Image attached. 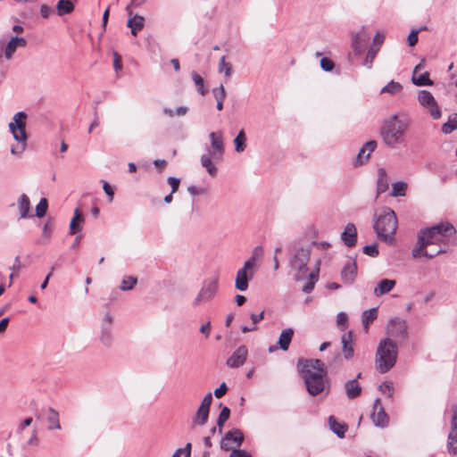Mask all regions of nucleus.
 Instances as JSON below:
<instances>
[{"instance_id":"obj_57","label":"nucleus","mask_w":457,"mask_h":457,"mask_svg":"<svg viewBox=\"0 0 457 457\" xmlns=\"http://www.w3.org/2000/svg\"><path fill=\"white\" fill-rule=\"evenodd\" d=\"M228 391L226 383H221L220 386L214 390V395L216 398H221Z\"/></svg>"},{"instance_id":"obj_51","label":"nucleus","mask_w":457,"mask_h":457,"mask_svg":"<svg viewBox=\"0 0 457 457\" xmlns=\"http://www.w3.org/2000/svg\"><path fill=\"white\" fill-rule=\"evenodd\" d=\"M379 390L384 393L387 394L388 397L391 398L393 396V383L392 382H384L379 386Z\"/></svg>"},{"instance_id":"obj_45","label":"nucleus","mask_w":457,"mask_h":457,"mask_svg":"<svg viewBox=\"0 0 457 457\" xmlns=\"http://www.w3.org/2000/svg\"><path fill=\"white\" fill-rule=\"evenodd\" d=\"M48 208V203L46 198H41L39 203L36 206V215L38 218H42L46 215Z\"/></svg>"},{"instance_id":"obj_10","label":"nucleus","mask_w":457,"mask_h":457,"mask_svg":"<svg viewBox=\"0 0 457 457\" xmlns=\"http://www.w3.org/2000/svg\"><path fill=\"white\" fill-rule=\"evenodd\" d=\"M212 403V394L209 392L204 395L195 414L192 418L193 426H204L208 422Z\"/></svg>"},{"instance_id":"obj_30","label":"nucleus","mask_w":457,"mask_h":457,"mask_svg":"<svg viewBox=\"0 0 457 457\" xmlns=\"http://www.w3.org/2000/svg\"><path fill=\"white\" fill-rule=\"evenodd\" d=\"M17 205L20 212V219H27L32 217V215L29 214L30 201L26 194H21L19 196Z\"/></svg>"},{"instance_id":"obj_15","label":"nucleus","mask_w":457,"mask_h":457,"mask_svg":"<svg viewBox=\"0 0 457 457\" xmlns=\"http://www.w3.org/2000/svg\"><path fill=\"white\" fill-rule=\"evenodd\" d=\"M452 411L451 431L448 435L447 448L451 454L455 455L457 453V404L452 406Z\"/></svg>"},{"instance_id":"obj_42","label":"nucleus","mask_w":457,"mask_h":457,"mask_svg":"<svg viewBox=\"0 0 457 457\" xmlns=\"http://www.w3.org/2000/svg\"><path fill=\"white\" fill-rule=\"evenodd\" d=\"M263 254V248L260 245L254 247L251 257L245 262V263H250V268L255 270V262L258 259L262 258Z\"/></svg>"},{"instance_id":"obj_17","label":"nucleus","mask_w":457,"mask_h":457,"mask_svg":"<svg viewBox=\"0 0 457 457\" xmlns=\"http://www.w3.org/2000/svg\"><path fill=\"white\" fill-rule=\"evenodd\" d=\"M248 350L245 345L237 347L228 358L226 364L229 368H239L243 366L247 359Z\"/></svg>"},{"instance_id":"obj_50","label":"nucleus","mask_w":457,"mask_h":457,"mask_svg":"<svg viewBox=\"0 0 457 457\" xmlns=\"http://www.w3.org/2000/svg\"><path fill=\"white\" fill-rule=\"evenodd\" d=\"M212 94L217 102L224 101L226 97L225 88L222 85L212 89Z\"/></svg>"},{"instance_id":"obj_2","label":"nucleus","mask_w":457,"mask_h":457,"mask_svg":"<svg viewBox=\"0 0 457 457\" xmlns=\"http://www.w3.org/2000/svg\"><path fill=\"white\" fill-rule=\"evenodd\" d=\"M302 365V375L306 386L307 392L316 396L321 394L328 386H327V367L326 364L319 359H310L300 361Z\"/></svg>"},{"instance_id":"obj_26","label":"nucleus","mask_w":457,"mask_h":457,"mask_svg":"<svg viewBox=\"0 0 457 457\" xmlns=\"http://www.w3.org/2000/svg\"><path fill=\"white\" fill-rule=\"evenodd\" d=\"M342 352L346 360L353 357V334L351 331L345 333L341 337Z\"/></svg>"},{"instance_id":"obj_20","label":"nucleus","mask_w":457,"mask_h":457,"mask_svg":"<svg viewBox=\"0 0 457 457\" xmlns=\"http://www.w3.org/2000/svg\"><path fill=\"white\" fill-rule=\"evenodd\" d=\"M213 159H220L224 154L223 135L220 131L209 134Z\"/></svg>"},{"instance_id":"obj_32","label":"nucleus","mask_w":457,"mask_h":457,"mask_svg":"<svg viewBox=\"0 0 457 457\" xmlns=\"http://www.w3.org/2000/svg\"><path fill=\"white\" fill-rule=\"evenodd\" d=\"M320 260L316 261V272L308 271V274L305 278H308V281L303 287L302 290L305 294H309L314 288L315 282L318 280V273L320 270Z\"/></svg>"},{"instance_id":"obj_47","label":"nucleus","mask_w":457,"mask_h":457,"mask_svg":"<svg viewBox=\"0 0 457 457\" xmlns=\"http://www.w3.org/2000/svg\"><path fill=\"white\" fill-rule=\"evenodd\" d=\"M219 71L224 72L227 78L230 77L232 73V67L230 63L226 62L225 56H222L219 62Z\"/></svg>"},{"instance_id":"obj_27","label":"nucleus","mask_w":457,"mask_h":457,"mask_svg":"<svg viewBox=\"0 0 457 457\" xmlns=\"http://www.w3.org/2000/svg\"><path fill=\"white\" fill-rule=\"evenodd\" d=\"M421 67H422V62H420L415 66V68L413 70L412 78H411L412 83L419 87L432 86L433 81L429 79V74L428 71H425L424 73H422L419 76H416L417 71L421 69Z\"/></svg>"},{"instance_id":"obj_48","label":"nucleus","mask_w":457,"mask_h":457,"mask_svg":"<svg viewBox=\"0 0 457 457\" xmlns=\"http://www.w3.org/2000/svg\"><path fill=\"white\" fill-rule=\"evenodd\" d=\"M379 50V47H370L366 54V58H365V64L370 68L371 67V64H372V62L373 60L375 59L376 55H377V53L378 52Z\"/></svg>"},{"instance_id":"obj_59","label":"nucleus","mask_w":457,"mask_h":457,"mask_svg":"<svg viewBox=\"0 0 457 457\" xmlns=\"http://www.w3.org/2000/svg\"><path fill=\"white\" fill-rule=\"evenodd\" d=\"M230 417V410L229 408H228L227 406H224L220 414H219V417L218 419H220V420H223L224 422H226Z\"/></svg>"},{"instance_id":"obj_54","label":"nucleus","mask_w":457,"mask_h":457,"mask_svg":"<svg viewBox=\"0 0 457 457\" xmlns=\"http://www.w3.org/2000/svg\"><path fill=\"white\" fill-rule=\"evenodd\" d=\"M167 181L168 184L171 187V194L177 192L179 187L180 179L174 177H169Z\"/></svg>"},{"instance_id":"obj_11","label":"nucleus","mask_w":457,"mask_h":457,"mask_svg":"<svg viewBox=\"0 0 457 457\" xmlns=\"http://www.w3.org/2000/svg\"><path fill=\"white\" fill-rule=\"evenodd\" d=\"M417 100L419 104L426 108L434 120L441 117V111L433 95L428 90H420Z\"/></svg>"},{"instance_id":"obj_29","label":"nucleus","mask_w":457,"mask_h":457,"mask_svg":"<svg viewBox=\"0 0 457 457\" xmlns=\"http://www.w3.org/2000/svg\"><path fill=\"white\" fill-rule=\"evenodd\" d=\"M361 386L357 379H350L345 383V391L348 399H355L361 394Z\"/></svg>"},{"instance_id":"obj_33","label":"nucleus","mask_w":457,"mask_h":457,"mask_svg":"<svg viewBox=\"0 0 457 457\" xmlns=\"http://www.w3.org/2000/svg\"><path fill=\"white\" fill-rule=\"evenodd\" d=\"M293 337H294L293 328H288L283 329L279 335L278 341L279 348L283 351L288 350V347L292 341Z\"/></svg>"},{"instance_id":"obj_39","label":"nucleus","mask_w":457,"mask_h":457,"mask_svg":"<svg viewBox=\"0 0 457 457\" xmlns=\"http://www.w3.org/2000/svg\"><path fill=\"white\" fill-rule=\"evenodd\" d=\"M456 129H457V112L452 113L448 117L447 122L444 123L442 126V132L444 134L448 135V134L452 133Z\"/></svg>"},{"instance_id":"obj_53","label":"nucleus","mask_w":457,"mask_h":457,"mask_svg":"<svg viewBox=\"0 0 457 457\" xmlns=\"http://www.w3.org/2000/svg\"><path fill=\"white\" fill-rule=\"evenodd\" d=\"M363 253L369 256L376 257L378 254V250L376 245H368L363 247Z\"/></svg>"},{"instance_id":"obj_31","label":"nucleus","mask_w":457,"mask_h":457,"mask_svg":"<svg viewBox=\"0 0 457 457\" xmlns=\"http://www.w3.org/2000/svg\"><path fill=\"white\" fill-rule=\"evenodd\" d=\"M212 149L208 148V152L201 156V164L210 176L214 177L217 174V168L212 161Z\"/></svg>"},{"instance_id":"obj_22","label":"nucleus","mask_w":457,"mask_h":457,"mask_svg":"<svg viewBox=\"0 0 457 457\" xmlns=\"http://www.w3.org/2000/svg\"><path fill=\"white\" fill-rule=\"evenodd\" d=\"M357 276V265L355 261L348 260L341 270V278L345 284H353Z\"/></svg>"},{"instance_id":"obj_8","label":"nucleus","mask_w":457,"mask_h":457,"mask_svg":"<svg viewBox=\"0 0 457 457\" xmlns=\"http://www.w3.org/2000/svg\"><path fill=\"white\" fill-rule=\"evenodd\" d=\"M219 278L218 276L210 278L204 281L202 288L194 300V305L197 306L204 302L211 301L217 293Z\"/></svg>"},{"instance_id":"obj_12","label":"nucleus","mask_w":457,"mask_h":457,"mask_svg":"<svg viewBox=\"0 0 457 457\" xmlns=\"http://www.w3.org/2000/svg\"><path fill=\"white\" fill-rule=\"evenodd\" d=\"M386 333L391 337L406 340L408 338V326L406 321L399 318L392 319L386 327Z\"/></svg>"},{"instance_id":"obj_61","label":"nucleus","mask_w":457,"mask_h":457,"mask_svg":"<svg viewBox=\"0 0 457 457\" xmlns=\"http://www.w3.org/2000/svg\"><path fill=\"white\" fill-rule=\"evenodd\" d=\"M229 457H252L250 453L245 450L234 449Z\"/></svg>"},{"instance_id":"obj_37","label":"nucleus","mask_w":457,"mask_h":457,"mask_svg":"<svg viewBox=\"0 0 457 457\" xmlns=\"http://www.w3.org/2000/svg\"><path fill=\"white\" fill-rule=\"evenodd\" d=\"M377 316L378 311L376 308H371L362 312L361 320L366 331L368 330L370 324L377 319Z\"/></svg>"},{"instance_id":"obj_16","label":"nucleus","mask_w":457,"mask_h":457,"mask_svg":"<svg viewBox=\"0 0 457 457\" xmlns=\"http://www.w3.org/2000/svg\"><path fill=\"white\" fill-rule=\"evenodd\" d=\"M26 45H27V41L25 38L19 37H12L6 45L0 43V49L2 50V55H4V57L5 58L6 61H9L12 58V56L18 47H25Z\"/></svg>"},{"instance_id":"obj_13","label":"nucleus","mask_w":457,"mask_h":457,"mask_svg":"<svg viewBox=\"0 0 457 457\" xmlns=\"http://www.w3.org/2000/svg\"><path fill=\"white\" fill-rule=\"evenodd\" d=\"M243 441V432L238 428H234L225 434L220 442V447L225 451H233L235 447L240 446Z\"/></svg>"},{"instance_id":"obj_62","label":"nucleus","mask_w":457,"mask_h":457,"mask_svg":"<svg viewBox=\"0 0 457 457\" xmlns=\"http://www.w3.org/2000/svg\"><path fill=\"white\" fill-rule=\"evenodd\" d=\"M53 12V10L51 7H49L46 4H42L40 7V14L43 18H48L51 13Z\"/></svg>"},{"instance_id":"obj_36","label":"nucleus","mask_w":457,"mask_h":457,"mask_svg":"<svg viewBox=\"0 0 457 457\" xmlns=\"http://www.w3.org/2000/svg\"><path fill=\"white\" fill-rule=\"evenodd\" d=\"M328 424L330 429L340 438L345 437L347 429L345 424L339 423L334 416L328 417Z\"/></svg>"},{"instance_id":"obj_1","label":"nucleus","mask_w":457,"mask_h":457,"mask_svg":"<svg viewBox=\"0 0 457 457\" xmlns=\"http://www.w3.org/2000/svg\"><path fill=\"white\" fill-rule=\"evenodd\" d=\"M455 232L454 227L449 222H442L422 230L419 236L418 245L411 252L412 256L414 258L424 256L432 259L439 253H445V248L439 247L436 250L428 251L427 246L445 244Z\"/></svg>"},{"instance_id":"obj_7","label":"nucleus","mask_w":457,"mask_h":457,"mask_svg":"<svg viewBox=\"0 0 457 457\" xmlns=\"http://www.w3.org/2000/svg\"><path fill=\"white\" fill-rule=\"evenodd\" d=\"M316 245L315 242L306 246L296 247L292 253L288 263L290 269L296 271L295 280L297 281L305 278L308 271H310L307 263L310 261L312 245Z\"/></svg>"},{"instance_id":"obj_9","label":"nucleus","mask_w":457,"mask_h":457,"mask_svg":"<svg viewBox=\"0 0 457 457\" xmlns=\"http://www.w3.org/2000/svg\"><path fill=\"white\" fill-rule=\"evenodd\" d=\"M113 317L110 312H105L100 323V334L99 340L101 344L110 348L113 344V333H112Z\"/></svg>"},{"instance_id":"obj_44","label":"nucleus","mask_w":457,"mask_h":457,"mask_svg":"<svg viewBox=\"0 0 457 457\" xmlns=\"http://www.w3.org/2000/svg\"><path fill=\"white\" fill-rule=\"evenodd\" d=\"M406 189H407V184L405 182L397 181L393 184L391 195L392 196H398V195L403 196L405 195Z\"/></svg>"},{"instance_id":"obj_18","label":"nucleus","mask_w":457,"mask_h":457,"mask_svg":"<svg viewBox=\"0 0 457 457\" xmlns=\"http://www.w3.org/2000/svg\"><path fill=\"white\" fill-rule=\"evenodd\" d=\"M351 37L353 51L356 54H361L363 50V46L370 39V34L367 31V29L362 26L358 31L353 32Z\"/></svg>"},{"instance_id":"obj_60","label":"nucleus","mask_w":457,"mask_h":457,"mask_svg":"<svg viewBox=\"0 0 457 457\" xmlns=\"http://www.w3.org/2000/svg\"><path fill=\"white\" fill-rule=\"evenodd\" d=\"M418 30H411L408 36V44L410 46H413L418 42Z\"/></svg>"},{"instance_id":"obj_34","label":"nucleus","mask_w":457,"mask_h":457,"mask_svg":"<svg viewBox=\"0 0 457 457\" xmlns=\"http://www.w3.org/2000/svg\"><path fill=\"white\" fill-rule=\"evenodd\" d=\"M388 189V180L386 171L384 168H379L378 170L377 180V195L385 193Z\"/></svg>"},{"instance_id":"obj_23","label":"nucleus","mask_w":457,"mask_h":457,"mask_svg":"<svg viewBox=\"0 0 457 457\" xmlns=\"http://www.w3.org/2000/svg\"><path fill=\"white\" fill-rule=\"evenodd\" d=\"M376 147L377 142L375 140L366 142L360 149L354 165H362L364 162H366L370 159V154L376 149Z\"/></svg>"},{"instance_id":"obj_58","label":"nucleus","mask_w":457,"mask_h":457,"mask_svg":"<svg viewBox=\"0 0 457 457\" xmlns=\"http://www.w3.org/2000/svg\"><path fill=\"white\" fill-rule=\"evenodd\" d=\"M113 68L116 71L122 69L121 57L117 52L113 53Z\"/></svg>"},{"instance_id":"obj_5","label":"nucleus","mask_w":457,"mask_h":457,"mask_svg":"<svg viewBox=\"0 0 457 457\" xmlns=\"http://www.w3.org/2000/svg\"><path fill=\"white\" fill-rule=\"evenodd\" d=\"M26 120L27 114L24 112H19L14 114L12 120L8 125L13 138L18 143L11 148V153L14 155L20 156L27 147Z\"/></svg>"},{"instance_id":"obj_3","label":"nucleus","mask_w":457,"mask_h":457,"mask_svg":"<svg viewBox=\"0 0 457 457\" xmlns=\"http://www.w3.org/2000/svg\"><path fill=\"white\" fill-rule=\"evenodd\" d=\"M408 129L409 123L395 114L384 120L380 129V136L386 146L395 148L404 142Z\"/></svg>"},{"instance_id":"obj_4","label":"nucleus","mask_w":457,"mask_h":457,"mask_svg":"<svg viewBox=\"0 0 457 457\" xmlns=\"http://www.w3.org/2000/svg\"><path fill=\"white\" fill-rule=\"evenodd\" d=\"M398 356L397 345L390 338L382 339L376 352V368L380 373H386L396 363Z\"/></svg>"},{"instance_id":"obj_25","label":"nucleus","mask_w":457,"mask_h":457,"mask_svg":"<svg viewBox=\"0 0 457 457\" xmlns=\"http://www.w3.org/2000/svg\"><path fill=\"white\" fill-rule=\"evenodd\" d=\"M396 285L395 279L383 278L381 279L374 288V295L377 297L384 295L394 289Z\"/></svg>"},{"instance_id":"obj_38","label":"nucleus","mask_w":457,"mask_h":457,"mask_svg":"<svg viewBox=\"0 0 457 457\" xmlns=\"http://www.w3.org/2000/svg\"><path fill=\"white\" fill-rule=\"evenodd\" d=\"M56 7L60 16L71 13L74 10V4L70 0H59Z\"/></svg>"},{"instance_id":"obj_43","label":"nucleus","mask_w":457,"mask_h":457,"mask_svg":"<svg viewBox=\"0 0 457 457\" xmlns=\"http://www.w3.org/2000/svg\"><path fill=\"white\" fill-rule=\"evenodd\" d=\"M137 283V278L136 277L127 276V277L123 278V279L121 280L120 289L122 291L131 290V289H133V287L136 286Z\"/></svg>"},{"instance_id":"obj_56","label":"nucleus","mask_w":457,"mask_h":457,"mask_svg":"<svg viewBox=\"0 0 457 457\" xmlns=\"http://www.w3.org/2000/svg\"><path fill=\"white\" fill-rule=\"evenodd\" d=\"M38 443H39V439L37 436V430L35 428L32 431L31 436L29 437V439L27 442V445L37 446V445H38Z\"/></svg>"},{"instance_id":"obj_52","label":"nucleus","mask_w":457,"mask_h":457,"mask_svg":"<svg viewBox=\"0 0 457 457\" xmlns=\"http://www.w3.org/2000/svg\"><path fill=\"white\" fill-rule=\"evenodd\" d=\"M334 66H335L334 62L327 57H323L320 60V67L325 71H331L334 69Z\"/></svg>"},{"instance_id":"obj_24","label":"nucleus","mask_w":457,"mask_h":457,"mask_svg":"<svg viewBox=\"0 0 457 457\" xmlns=\"http://www.w3.org/2000/svg\"><path fill=\"white\" fill-rule=\"evenodd\" d=\"M341 239L348 247H353L357 242V229L353 223H347L341 234Z\"/></svg>"},{"instance_id":"obj_40","label":"nucleus","mask_w":457,"mask_h":457,"mask_svg":"<svg viewBox=\"0 0 457 457\" xmlns=\"http://www.w3.org/2000/svg\"><path fill=\"white\" fill-rule=\"evenodd\" d=\"M403 89V86L395 80H391L381 90V94H389L391 96L398 94Z\"/></svg>"},{"instance_id":"obj_19","label":"nucleus","mask_w":457,"mask_h":457,"mask_svg":"<svg viewBox=\"0 0 457 457\" xmlns=\"http://www.w3.org/2000/svg\"><path fill=\"white\" fill-rule=\"evenodd\" d=\"M371 420L377 427L385 428L388 424L389 418L386 413L379 399H376L374 402Z\"/></svg>"},{"instance_id":"obj_14","label":"nucleus","mask_w":457,"mask_h":457,"mask_svg":"<svg viewBox=\"0 0 457 457\" xmlns=\"http://www.w3.org/2000/svg\"><path fill=\"white\" fill-rule=\"evenodd\" d=\"M254 272L255 270L250 268V263H244L243 267L237 272L235 287L239 291H246L248 282L253 278Z\"/></svg>"},{"instance_id":"obj_41","label":"nucleus","mask_w":457,"mask_h":457,"mask_svg":"<svg viewBox=\"0 0 457 457\" xmlns=\"http://www.w3.org/2000/svg\"><path fill=\"white\" fill-rule=\"evenodd\" d=\"M245 141H246V136H245L244 130H240L239 133L237 134V136L234 139L236 152L242 153L245 151V149L246 147Z\"/></svg>"},{"instance_id":"obj_21","label":"nucleus","mask_w":457,"mask_h":457,"mask_svg":"<svg viewBox=\"0 0 457 457\" xmlns=\"http://www.w3.org/2000/svg\"><path fill=\"white\" fill-rule=\"evenodd\" d=\"M126 11L129 15V20L127 22V26L130 28L131 34L133 36H137V33L144 28L145 26V18L138 14H133L132 11L129 10V5L126 7Z\"/></svg>"},{"instance_id":"obj_49","label":"nucleus","mask_w":457,"mask_h":457,"mask_svg":"<svg viewBox=\"0 0 457 457\" xmlns=\"http://www.w3.org/2000/svg\"><path fill=\"white\" fill-rule=\"evenodd\" d=\"M187 191L190 195L195 196V195H206L208 192V189L206 187L192 185L187 187Z\"/></svg>"},{"instance_id":"obj_28","label":"nucleus","mask_w":457,"mask_h":457,"mask_svg":"<svg viewBox=\"0 0 457 457\" xmlns=\"http://www.w3.org/2000/svg\"><path fill=\"white\" fill-rule=\"evenodd\" d=\"M85 221L83 213L79 208H76L74 211L73 217L70 222V235H74L82 229V225Z\"/></svg>"},{"instance_id":"obj_63","label":"nucleus","mask_w":457,"mask_h":457,"mask_svg":"<svg viewBox=\"0 0 457 457\" xmlns=\"http://www.w3.org/2000/svg\"><path fill=\"white\" fill-rule=\"evenodd\" d=\"M42 237L46 239L45 242H42L43 244H46L51 237V229L49 228L48 223H46L44 225Z\"/></svg>"},{"instance_id":"obj_46","label":"nucleus","mask_w":457,"mask_h":457,"mask_svg":"<svg viewBox=\"0 0 457 457\" xmlns=\"http://www.w3.org/2000/svg\"><path fill=\"white\" fill-rule=\"evenodd\" d=\"M192 79L197 87V91L202 95L204 96L206 93V90L204 88V83L203 78L196 72L192 73Z\"/></svg>"},{"instance_id":"obj_55","label":"nucleus","mask_w":457,"mask_h":457,"mask_svg":"<svg viewBox=\"0 0 457 457\" xmlns=\"http://www.w3.org/2000/svg\"><path fill=\"white\" fill-rule=\"evenodd\" d=\"M102 182H103V189H104V193L109 196V202L112 203L113 200L114 191H113L112 186L108 182L104 181V180Z\"/></svg>"},{"instance_id":"obj_35","label":"nucleus","mask_w":457,"mask_h":457,"mask_svg":"<svg viewBox=\"0 0 457 457\" xmlns=\"http://www.w3.org/2000/svg\"><path fill=\"white\" fill-rule=\"evenodd\" d=\"M47 422L49 423L48 429H61L59 412L52 407H49L47 410Z\"/></svg>"},{"instance_id":"obj_6","label":"nucleus","mask_w":457,"mask_h":457,"mask_svg":"<svg viewBox=\"0 0 457 457\" xmlns=\"http://www.w3.org/2000/svg\"><path fill=\"white\" fill-rule=\"evenodd\" d=\"M373 227L378 238L390 242L397 228V218L395 212L385 207L375 220Z\"/></svg>"},{"instance_id":"obj_64","label":"nucleus","mask_w":457,"mask_h":457,"mask_svg":"<svg viewBox=\"0 0 457 457\" xmlns=\"http://www.w3.org/2000/svg\"><path fill=\"white\" fill-rule=\"evenodd\" d=\"M33 420L32 418L29 417V418H26L18 427V432L21 433L22 432L25 428L29 427L31 425Z\"/></svg>"}]
</instances>
